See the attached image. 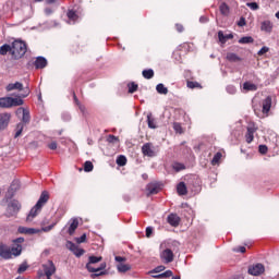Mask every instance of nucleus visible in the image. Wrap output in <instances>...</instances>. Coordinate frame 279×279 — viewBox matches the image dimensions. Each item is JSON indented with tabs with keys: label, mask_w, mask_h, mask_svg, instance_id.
<instances>
[{
	"label": "nucleus",
	"mask_w": 279,
	"mask_h": 279,
	"mask_svg": "<svg viewBox=\"0 0 279 279\" xmlns=\"http://www.w3.org/2000/svg\"><path fill=\"white\" fill-rule=\"evenodd\" d=\"M49 202V192H41L39 199L36 205L31 209L29 214L26 217V221H34L35 217H38L40 210H43V206Z\"/></svg>",
	"instance_id": "1"
},
{
	"label": "nucleus",
	"mask_w": 279,
	"mask_h": 279,
	"mask_svg": "<svg viewBox=\"0 0 279 279\" xmlns=\"http://www.w3.org/2000/svg\"><path fill=\"white\" fill-rule=\"evenodd\" d=\"M97 263H101V256H89V262L86 264V269L93 274L92 278H97V276H104V269H106V263L100 264L99 267H95L93 265H97Z\"/></svg>",
	"instance_id": "2"
},
{
	"label": "nucleus",
	"mask_w": 279,
	"mask_h": 279,
	"mask_svg": "<svg viewBox=\"0 0 279 279\" xmlns=\"http://www.w3.org/2000/svg\"><path fill=\"white\" fill-rule=\"evenodd\" d=\"M27 53V44L23 40H14L11 46V56L13 60H21Z\"/></svg>",
	"instance_id": "3"
},
{
	"label": "nucleus",
	"mask_w": 279,
	"mask_h": 279,
	"mask_svg": "<svg viewBox=\"0 0 279 279\" xmlns=\"http://www.w3.org/2000/svg\"><path fill=\"white\" fill-rule=\"evenodd\" d=\"M43 271H38L39 278H43V276H46L47 279H51V276L56 274V264H53V260H48L47 263L41 265Z\"/></svg>",
	"instance_id": "4"
},
{
	"label": "nucleus",
	"mask_w": 279,
	"mask_h": 279,
	"mask_svg": "<svg viewBox=\"0 0 279 279\" xmlns=\"http://www.w3.org/2000/svg\"><path fill=\"white\" fill-rule=\"evenodd\" d=\"M21 210V203L16 199H12L8 203L7 206V217H14L19 215Z\"/></svg>",
	"instance_id": "5"
},
{
	"label": "nucleus",
	"mask_w": 279,
	"mask_h": 279,
	"mask_svg": "<svg viewBox=\"0 0 279 279\" xmlns=\"http://www.w3.org/2000/svg\"><path fill=\"white\" fill-rule=\"evenodd\" d=\"M29 93H32V90L28 87H25L24 93L21 94V96L15 97V98L10 97L11 108H16V106H23V104H24L23 98L29 97Z\"/></svg>",
	"instance_id": "6"
},
{
	"label": "nucleus",
	"mask_w": 279,
	"mask_h": 279,
	"mask_svg": "<svg viewBox=\"0 0 279 279\" xmlns=\"http://www.w3.org/2000/svg\"><path fill=\"white\" fill-rule=\"evenodd\" d=\"M142 154L148 158H154L158 156V149L151 143H146L142 146Z\"/></svg>",
	"instance_id": "7"
},
{
	"label": "nucleus",
	"mask_w": 279,
	"mask_h": 279,
	"mask_svg": "<svg viewBox=\"0 0 279 279\" xmlns=\"http://www.w3.org/2000/svg\"><path fill=\"white\" fill-rule=\"evenodd\" d=\"M160 259L161 263H165V265H169V263H173V251L171 248H165L163 251L160 252Z\"/></svg>",
	"instance_id": "8"
},
{
	"label": "nucleus",
	"mask_w": 279,
	"mask_h": 279,
	"mask_svg": "<svg viewBox=\"0 0 279 279\" xmlns=\"http://www.w3.org/2000/svg\"><path fill=\"white\" fill-rule=\"evenodd\" d=\"M65 247L70 250V252H72L77 258H80V256H84L85 251L77 247V245L71 241L66 242Z\"/></svg>",
	"instance_id": "9"
},
{
	"label": "nucleus",
	"mask_w": 279,
	"mask_h": 279,
	"mask_svg": "<svg viewBox=\"0 0 279 279\" xmlns=\"http://www.w3.org/2000/svg\"><path fill=\"white\" fill-rule=\"evenodd\" d=\"M258 130V126L254 123H250L246 128V143H252L254 141V134H256V131Z\"/></svg>",
	"instance_id": "10"
},
{
	"label": "nucleus",
	"mask_w": 279,
	"mask_h": 279,
	"mask_svg": "<svg viewBox=\"0 0 279 279\" xmlns=\"http://www.w3.org/2000/svg\"><path fill=\"white\" fill-rule=\"evenodd\" d=\"M248 274L251 276H260L265 274V266L263 264H255L248 267Z\"/></svg>",
	"instance_id": "11"
},
{
	"label": "nucleus",
	"mask_w": 279,
	"mask_h": 279,
	"mask_svg": "<svg viewBox=\"0 0 279 279\" xmlns=\"http://www.w3.org/2000/svg\"><path fill=\"white\" fill-rule=\"evenodd\" d=\"M10 246L8 244L0 242V258L4 260H10L11 258Z\"/></svg>",
	"instance_id": "12"
},
{
	"label": "nucleus",
	"mask_w": 279,
	"mask_h": 279,
	"mask_svg": "<svg viewBox=\"0 0 279 279\" xmlns=\"http://www.w3.org/2000/svg\"><path fill=\"white\" fill-rule=\"evenodd\" d=\"M10 119H12L10 113H0V131L5 130L10 125Z\"/></svg>",
	"instance_id": "13"
},
{
	"label": "nucleus",
	"mask_w": 279,
	"mask_h": 279,
	"mask_svg": "<svg viewBox=\"0 0 279 279\" xmlns=\"http://www.w3.org/2000/svg\"><path fill=\"white\" fill-rule=\"evenodd\" d=\"M7 93H12V90H23L25 93V88H23V83L21 82H15V83H10L5 87Z\"/></svg>",
	"instance_id": "14"
},
{
	"label": "nucleus",
	"mask_w": 279,
	"mask_h": 279,
	"mask_svg": "<svg viewBox=\"0 0 279 279\" xmlns=\"http://www.w3.org/2000/svg\"><path fill=\"white\" fill-rule=\"evenodd\" d=\"M16 114H23L22 121L23 123H29L32 121V117L29 116V110H26L25 108L21 107L16 110Z\"/></svg>",
	"instance_id": "15"
},
{
	"label": "nucleus",
	"mask_w": 279,
	"mask_h": 279,
	"mask_svg": "<svg viewBox=\"0 0 279 279\" xmlns=\"http://www.w3.org/2000/svg\"><path fill=\"white\" fill-rule=\"evenodd\" d=\"M167 221L172 228H178L180 226V216L178 214H170L167 217Z\"/></svg>",
	"instance_id": "16"
},
{
	"label": "nucleus",
	"mask_w": 279,
	"mask_h": 279,
	"mask_svg": "<svg viewBox=\"0 0 279 279\" xmlns=\"http://www.w3.org/2000/svg\"><path fill=\"white\" fill-rule=\"evenodd\" d=\"M17 232L20 234H38L40 230L36 228L19 227Z\"/></svg>",
	"instance_id": "17"
},
{
	"label": "nucleus",
	"mask_w": 279,
	"mask_h": 279,
	"mask_svg": "<svg viewBox=\"0 0 279 279\" xmlns=\"http://www.w3.org/2000/svg\"><path fill=\"white\" fill-rule=\"evenodd\" d=\"M70 227L68 229V233L72 236V234H75V230H77V227L80 226V221L77 218H72L70 221Z\"/></svg>",
	"instance_id": "18"
},
{
	"label": "nucleus",
	"mask_w": 279,
	"mask_h": 279,
	"mask_svg": "<svg viewBox=\"0 0 279 279\" xmlns=\"http://www.w3.org/2000/svg\"><path fill=\"white\" fill-rule=\"evenodd\" d=\"M66 16L69 19L70 25H75V23L80 21V15H77V13L73 10H69Z\"/></svg>",
	"instance_id": "19"
},
{
	"label": "nucleus",
	"mask_w": 279,
	"mask_h": 279,
	"mask_svg": "<svg viewBox=\"0 0 279 279\" xmlns=\"http://www.w3.org/2000/svg\"><path fill=\"white\" fill-rule=\"evenodd\" d=\"M232 38H234V35L232 34L225 35L222 31L218 32V39L221 45H226V43H228V40H232Z\"/></svg>",
	"instance_id": "20"
},
{
	"label": "nucleus",
	"mask_w": 279,
	"mask_h": 279,
	"mask_svg": "<svg viewBox=\"0 0 279 279\" xmlns=\"http://www.w3.org/2000/svg\"><path fill=\"white\" fill-rule=\"evenodd\" d=\"M34 66L35 69H45L47 66V59L45 57H37Z\"/></svg>",
	"instance_id": "21"
},
{
	"label": "nucleus",
	"mask_w": 279,
	"mask_h": 279,
	"mask_svg": "<svg viewBox=\"0 0 279 279\" xmlns=\"http://www.w3.org/2000/svg\"><path fill=\"white\" fill-rule=\"evenodd\" d=\"M271 110V97H266L263 101V113L267 114Z\"/></svg>",
	"instance_id": "22"
},
{
	"label": "nucleus",
	"mask_w": 279,
	"mask_h": 279,
	"mask_svg": "<svg viewBox=\"0 0 279 279\" xmlns=\"http://www.w3.org/2000/svg\"><path fill=\"white\" fill-rule=\"evenodd\" d=\"M146 189L149 195H156L160 191V187L156 183H149Z\"/></svg>",
	"instance_id": "23"
},
{
	"label": "nucleus",
	"mask_w": 279,
	"mask_h": 279,
	"mask_svg": "<svg viewBox=\"0 0 279 279\" xmlns=\"http://www.w3.org/2000/svg\"><path fill=\"white\" fill-rule=\"evenodd\" d=\"M22 252H23V246L21 244H17L16 246L10 248L11 258L12 256H21Z\"/></svg>",
	"instance_id": "24"
},
{
	"label": "nucleus",
	"mask_w": 279,
	"mask_h": 279,
	"mask_svg": "<svg viewBox=\"0 0 279 279\" xmlns=\"http://www.w3.org/2000/svg\"><path fill=\"white\" fill-rule=\"evenodd\" d=\"M219 11L222 14V16H230V7L226 2H222L220 4Z\"/></svg>",
	"instance_id": "25"
},
{
	"label": "nucleus",
	"mask_w": 279,
	"mask_h": 279,
	"mask_svg": "<svg viewBox=\"0 0 279 279\" xmlns=\"http://www.w3.org/2000/svg\"><path fill=\"white\" fill-rule=\"evenodd\" d=\"M243 90H245L246 93H250V90L251 92L258 90V87L254 83L245 82L243 84Z\"/></svg>",
	"instance_id": "26"
},
{
	"label": "nucleus",
	"mask_w": 279,
	"mask_h": 279,
	"mask_svg": "<svg viewBox=\"0 0 279 279\" xmlns=\"http://www.w3.org/2000/svg\"><path fill=\"white\" fill-rule=\"evenodd\" d=\"M117 269L120 274H126V271H130V269H132V266H130V264L120 263L117 265Z\"/></svg>",
	"instance_id": "27"
},
{
	"label": "nucleus",
	"mask_w": 279,
	"mask_h": 279,
	"mask_svg": "<svg viewBox=\"0 0 279 279\" xmlns=\"http://www.w3.org/2000/svg\"><path fill=\"white\" fill-rule=\"evenodd\" d=\"M177 193L179 195H186L189 193V191L186 190V184L184 182H180L177 185Z\"/></svg>",
	"instance_id": "28"
},
{
	"label": "nucleus",
	"mask_w": 279,
	"mask_h": 279,
	"mask_svg": "<svg viewBox=\"0 0 279 279\" xmlns=\"http://www.w3.org/2000/svg\"><path fill=\"white\" fill-rule=\"evenodd\" d=\"M262 32H271L274 29V25L269 21H264L260 26Z\"/></svg>",
	"instance_id": "29"
},
{
	"label": "nucleus",
	"mask_w": 279,
	"mask_h": 279,
	"mask_svg": "<svg viewBox=\"0 0 279 279\" xmlns=\"http://www.w3.org/2000/svg\"><path fill=\"white\" fill-rule=\"evenodd\" d=\"M156 90L159 95H167L169 93V88H167L162 83L157 84Z\"/></svg>",
	"instance_id": "30"
},
{
	"label": "nucleus",
	"mask_w": 279,
	"mask_h": 279,
	"mask_svg": "<svg viewBox=\"0 0 279 279\" xmlns=\"http://www.w3.org/2000/svg\"><path fill=\"white\" fill-rule=\"evenodd\" d=\"M8 52L12 54V46L4 44L0 47V56H8Z\"/></svg>",
	"instance_id": "31"
},
{
	"label": "nucleus",
	"mask_w": 279,
	"mask_h": 279,
	"mask_svg": "<svg viewBox=\"0 0 279 279\" xmlns=\"http://www.w3.org/2000/svg\"><path fill=\"white\" fill-rule=\"evenodd\" d=\"M227 60L229 62H241V57H239L236 53L234 52H229L227 53Z\"/></svg>",
	"instance_id": "32"
},
{
	"label": "nucleus",
	"mask_w": 279,
	"mask_h": 279,
	"mask_svg": "<svg viewBox=\"0 0 279 279\" xmlns=\"http://www.w3.org/2000/svg\"><path fill=\"white\" fill-rule=\"evenodd\" d=\"M0 108H12L10 102V97L0 98Z\"/></svg>",
	"instance_id": "33"
},
{
	"label": "nucleus",
	"mask_w": 279,
	"mask_h": 279,
	"mask_svg": "<svg viewBox=\"0 0 279 279\" xmlns=\"http://www.w3.org/2000/svg\"><path fill=\"white\" fill-rule=\"evenodd\" d=\"M118 167H125V165H128V158L123 155L118 156L117 160H116Z\"/></svg>",
	"instance_id": "34"
},
{
	"label": "nucleus",
	"mask_w": 279,
	"mask_h": 279,
	"mask_svg": "<svg viewBox=\"0 0 279 279\" xmlns=\"http://www.w3.org/2000/svg\"><path fill=\"white\" fill-rule=\"evenodd\" d=\"M252 43H254V38H252L251 36H245L239 39L240 45H250Z\"/></svg>",
	"instance_id": "35"
},
{
	"label": "nucleus",
	"mask_w": 279,
	"mask_h": 279,
	"mask_svg": "<svg viewBox=\"0 0 279 279\" xmlns=\"http://www.w3.org/2000/svg\"><path fill=\"white\" fill-rule=\"evenodd\" d=\"M142 75L145 80H151L154 77V71L151 69L143 70Z\"/></svg>",
	"instance_id": "36"
},
{
	"label": "nucleus",
	"mask_w": 279,
	"mask_h": 279,
	"mask_svg": "<svg viewBox=\"0 0 279 279\" xmlns=\"http://www.w3.org/2000/svg\"><path fill=\"white\" fill-rule=\"evenodd\" d=\"M147 123L150 130H156V120L150 114L147 116Z\"/></svg>",
	"instance_id": "37"
},
{
	"label": "nucleus",
	"mask_w": 279,
	"mask_h": 279,
	"mask_svg": "<svg viewBox=\"0 0 279 279\" xmlns=\"http://www.w3.org/2000/svg\"><path fill=\"white\" fill-rule=\"evenodd\" d=\"M172 169H174V171H184V169H186V167L184 166V163H180V162H174L172 165Z\"/></svg>",
	"instance_id": "38"
},
{
	"label": "nucleus",
	"mask_w": 279,
	"mask_h": 279,
	"mask_svg": "<svg viewBox=\"0 0 279 279\" xmlns=\"http://www.w3.org/2000/svg\"><path fill=\"white\" fill-rule=\"evenodd\" d=\"M129 93L134 94L138 90V84L136 83H129L128 84Z\"/></svg>",
	"instance_id": "39"
},
{
	"label": "nucleus",
	"mask_w": 279,
	"mask_h": 279,
	"mask_svg": "<svg viewBox=\"0 0 279 279\" xmlns=\"http://www.w3.org/2000/svg\"><path fill=\"white\" fill-rule=\"evenodd\" d=\"M93 169H94L93 162L92 161H85L84 171L86 173H90V171H93Z\"/></svg>",
	"instance_id": "40"
},
{
	"label": "nucleus",
	"mask_w": 279,
	"mask_h": 279,
	"mask_svg": "<svg viewBox=\"0 0 279 279\" xmlns=\"http://www.w3.org/2000/svg\"><path fill=\"white\" fill-rule=\"evenodd\" d=\"M23 128L25 126L21 122L16 125L15 138H19V136L23 134Z\"/></svg>",
	"instance_id": "41"
},
{
	"label": "nucleus",
	"mask_w": 279,
	"mask_h": 279,
	"mask_svg": "<svg viewBox=\"0 0 279 279\" xmlns=\"http://www.w3.org/2000/svg\"><path fill=\"white\" fill-rule=\"evenodd\" d=\"M187 88H202V85L197 82L187 81Z\"/></svg>",
	"instance_id": "42"
},
{
	"label": "nucleus",
	"mask_w": 279,
	"mask_h": 279,
	"mask_svg": "<svg viewBox=\"0 0 279 279\" xmlns=\"http://www.w3.org/2000/svg\"><path fill=\"white\" fill-rule=\"evenodd\" d=\"M221 153H217L214 158L211 159V165H218L219 160H221Z\"/></svg>",
	"instance_id": "43"
},
{
	"label": "nucleus",
	"mask_w": 279,
	"mask_h": 279,
	"mask_svg": "<svg viewBox=\"0 0 279 279\" xmlns=\"http://www.w3.org/2000/svg\"><path fill=\"white\" fill-rule=\"evenodd\" d=\"M173 130H174V132H177V134H182V124L174 122Z\"/></svg>",
	"instance_id": "44"
},
{
	"label": "nucleus",
	"mask_w": 279,
	"mask_h": 279,
	"mask_svg": "<svg viewBox=\"0 0 279 279\" xmlns=\"http://www.w3.org/2000/svg\"><path fill=\"white\" fill-rule=\"evenodd\" d=\"M74 101H76V104L78 105V108H80L81 112L83 114H86V107H84V105L80 104V101L77 100V96H75V94H74Z\"/></svg>",
	"instance_id": "45"
},
{
	"label": "nucleus",
	"mask_w": 279,
	"mask_h": 279,
	"mask_svg": "<svg viewBox=\"0 0 279 279\" xmlns=\"http://www.w3.org/2000/svg\"><path fill=\"white\" fill-rule=\"evenodd\" d=\"M166 267L160 265L157 266L155 269L150 270L149 274H160V271H165Z\"/></svg>",
	"instance_id": "46"
},
{
	"label": "nucleus",
	"mask_w": 279,
	"mask_h": 279,
	"mask_svg": "<svg viewBox=\"0 0 279 279\" xmlns=\"http://www.w3.org/2000/svg\"><path fill=\"white\" fill-rule=\"evenodd\" d=\"M57 223H58V222H53L52 225H49V226H47V227H43V228H41V232H51V229H52V228H56Z\"/></svg>",
	"instance_id": "47"
},
{
	"label": "nucleus",
	"mask_w": 279,
	"mask_h": 279,
	"mask_svg": "<svg viewBox=\"0 0 279 279\" xmlns=\"http://www.w3.org/2000/svg\"><path fill=\"white\" fill-rule=\"evenodd\" d=\"M227 93L229 95H235L236 94V87H234L233 85H228L227 86Z\"/></svg>",
	"instance_id": "48"
},
{
	"label": "nucleus",
	"mask_w": 279,
	"mask_h": 279,
	"mask_svg": "<svg viewBox=\"0 0 279 279\" xmlns=\"http://www.w3.org/2000/svg\"><path fill=\"white\" fill-rule=\"evenodd\" d=\"M258 151H259V154H263V155L267 154V151H268L267 145H259Z\"/></svg>",
	"instance_id": "49"
},
{
	"label": "nucleus",
	"mask_w": 279,
	"mask_h": 279,
	"mask_svg": "<svg viewBox=\"0 0 279 279\" xmlns=\"http://www.w3.org/2000/svg\"><path fill=\"white\" fill-rule=\"evenodd\" d=\"M108 143H119V137L114 136V135H109L107 137Z\"/></svg>",
	"instance_id": "50"
},
{
	"label": "nucleus",
	"mask_w": 279,
	"mask_h": 279,
	"mask_svg": "<svg viewBox=\"0 0 279 279\" xmlns=\"http://www.w3.org/2000/svg\"><path fill=\"white\" fill-rule=\"evenodd\" d=\"M160 276L161 278H171V276H173V271L166 270L165 272H161Z\"/></svg>",
	"instance_id": "51"
},
{
	"label": "nucleus",
	"mask_w": 279,
	"mask_h": 279,
	"mask_svg": "<svg viewBox=\"0 0 279 279\" xmlns=\"http://www.w3.org/2000/svg\"><path fill=\"white\" fill-rule=\"evenodd\" d=\"M246 5L251 10H258V3H256V2H247Z\"/></svg>",
	"instance_id": "52"
},
{
	"label": "nucleus",
	"mask_w": 279,
	"mask_h": 279,
	"mask_svg": "<svg viewBox=\"0 0 279 279\" xmlns=\"http://www.w3.org/2000/svg\"><path fill=\"white\" fill-rule=\"evenodd\" d=\"M269 51V47L264 46L258 52L257 56H265Z\"/></svg>",
	"instance_id": "53"
},
{
	"label": "nucleus",
	"mask_w": 279,
	"mask_h": 279,
	"mask_svg": "<svg viewBox=\"0 0 279 279\" xmlns=\"http://www.w3.org/2000/svg\"><path fill=\"white\" fill-rule=\"evenodd\" d=\"M247 23L245 22V17H240V20L238 21V26L239 27H245Z\"/></svg>",
	"instance_id": "54"
},
{
	"label": "nucleus",
	"mask_w": 279,
	"mask_h": 279,
	"mask_svg": "<svg viewBox=\"0 0 279 279\" xmlns=\"http://www.w3.org/2000/svg\"><path fill=\"white\" fill-rule=\"evenodd\" d=\"M24 271H27V266L22 264L17 269V274H23Z\"/></svg>",
	"instance_id": "55"
},
{
	"label": "nucleus",
	"mask_w": 279,
	"mask_h": 279,
	"mask_svg": "<svg viewBox=\"0 0 279 279\" xmlns=\"http://www.w3.org/2000/svg\"><path fill=\"white\" fill-rule=\"evenodd\" d=\"M77 243H85L86 242V233H84L83 235H81L80 238L76 239Z\"/></svg>",
	"instance_id": "56"
},
{
	"label": "nucleus",
	"mask_w": 279,
	"mask_h": 279,
	"mask_svg": "<svg viewBox=\"0 0 279 279\" xmlns=\"http://www.w3.org/2000/svg\"><path fill=\"white\" fill-rule=\"evenodd\" d=\"M49 149L56 150L58 149V143L57 142H51L48 144Z\"/></svg>",
	"instance_id": "57"
},
{
	"label": "nucleus",
	"mask_w": 279,
	"mask_h": 279,
	"mask_svg": "<svg viewBox=\"0 0 279 279\" xmlns=\"http://www.w3.org/2000/svg\"><path fill=\"white\" fill-rule=\"evenodd\" d=\"M153 232H154V228H151V227H147L146 228V236H147V239H149V236H151Z\"/></svg>",
	"instance_id": "58"
},
{
	"label": "nucleus",
	"mask_w": 279,
	"mask_h": 279,
	"mask_svg": "<svg viewBox=\"0 0 279 279\" xmlns=\"http://www.w3.org/2000/svg\"><path fill=\"white\" fill-rule=\"evenodd\" d=\"M45 14H46V16H51V14H53V9H51V8H46V9H45Z\"/></svg>",
	"instance_id": "59"
},
{
	"label": "nucleus",
	"mask_w": 279,
	"mask_h": 279,
	"mask_svg": "<svg viewBox=\"0 0 279 279\" xmlns=\"http://www.w3.org/2000/svg\"><path fill=\"white\" fill-rule=\"evenodd\" d=\"M234 252H240L241 254H245L246 248H245V246H240L238 248H234Z\"/></svg>",
	"instance_id": "60"
},
{
	"label": "nucleus",
	"mask_w": 279,
	"mask_h": 279,
	"mask_svg": "<svg viewBox=\"0 0 279 279\" xmlns=\"http://www.w3.org/2000/svg\"><path fill=\"white\" fill-rule=\"evenodd\" d=\"M114 260H116V263H125V257H121V256H116L114 257Z\"/></svg>",
	"instance_id": "61"
},
{
	"label": "nucleus",
	"mask_w": 279,
	"mask_h": 279,
	"mask_svg": "<svg viewBox=\"0 0 279 279\" xmlns=\"http://www.w3.org/2000/svg\"><path fill=\"white\" fill-rule=\"evenodd\" d=\"M13 243L19 244V243H25V238H16L13 240Z\"/></svg>",
	"instance_id": "62"
},
{
	"label": "nucleus",
	"mask_w": 279,
	"mask_h": 279,
	"mask_svg": "<svg viewBox=\"0 0 279 279\" xmlns=\"http://www.w3.org/2000/svg\"><path fill=\"white\" fill-rule=\"evenodd\" d=\"M177 32H179L180 34H182V32H184V26H182V24H177Z\"/></svg>",
	"instance_id": "63"
},
{
	"label": "nucleus",
	"mask_w": 279,
	"mask_h": 279,
	"mask_svg": "<svg viewBox=\"0 0 279 279\" xmlns=\"http://www.w3.org/2000/svg\"><path fill=\"white\" fill-rule=\"evenodd\" d=\"M199 23H208V17H206V16H201V17H199Z\"/></svg>",
	"instance_id": "64"
}]
</instances>
